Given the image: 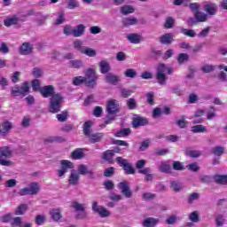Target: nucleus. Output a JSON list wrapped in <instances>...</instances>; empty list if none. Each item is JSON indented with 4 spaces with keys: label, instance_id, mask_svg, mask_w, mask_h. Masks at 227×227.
<instances>
[{
    "label": "nucleus",
    "instance_id": "obj_1",
    "mask_svg": "<svg viewBox=\"0 0 227 227\" xmlns=\"http://www.w3.org/2000/svg\"><path fill=\"white\" fill-rule=\"evenodd\" d=\"M40 93L43 98H49V97H51L48 107L50 113L56 114V113L61 111V105L63 104L65 98H63V95L60 93H56L54 86H43L41 88Z\"/></svg>",
    "mask_w": 227,
    "mask_h": 227
},
{
    "label": "nucleus",
    "instance_id": "obj_2",
    "mask_svg": "<svg viewBox=\"0 0 227 227\" xmlns=\"http://www.w3.org/2000/svg\"><path fill=\"white\" fill-rule=\"evenodd\" d=\"M98 76L95 73V69L89 68L85 72V76H75L73 78L74 86H81L84 84L87 88H95Z\"/></svg>",
    "mask_w": 227,
    "mask_h": 227
},
{
    "label": "nucleus",
    "instance_id": "obj_3",
    "mask_svg": "<svg viewBox=\"0 0 227 227\" xmlns=\"http://www.w3.org/2000/svg\"><path fill=\"white\" fill-rule=\"evenodd\" d=\"M2 223H10L12 227H31L30 223H24L20 216L12 217V214L8 213L1 216Z\"/></svg>",
    "mask_w": 227,
    "mask_h": 227
},
{
    "label": "nucleus",
    "instance_id": "obj_4",
    "mask_svg": "<svg viewBox=\"0 0 227 227\" xmlns=\"http://www.w3.org/2000/svg\"><path fill=\"white\" fill-rule=\"evenodd\" d=\"M166 73L168 75H171V74H173V68L167 67L165 64H160L157 68L156 79L160 86H164V84H166V81H168Z\"/></svg>",
    "mask_w": 227,
    "mask_h": 227
},
{
    "label": "nucleus",
    "instance_id": "obj_5",
    "mask_svg": "<svg viewBox=\"0 0 227 227\" xmlns=\"http://www.w3.org/2000/svg\"><path fill=\"white\" fill-rule=\"evenodd\" d=\"M13 152L9 146L0 147V166H5L6 168H12L13 162L6 159H11Z\"/></svg>",
    "mask_w": 227,
    "mask_h": 227
},
{
    "label": "nucleus",
    "instance_id": "obj_6",
    "mask_svg": "<svg viewBox=\"0 0 227 227\" xmlns=\"http://www.w3.org/2000/svg\"><path fill=\"white\" fill-rule=\"evenodd\" d=\"M40 192V184L38 182H32L27 187L21 188L18 194L19 196H36Z\"/></svg>",
    "mask_w": 227,
    "mask_h": 227
},
{
    "label": "nucleus",
    "instance_id": "obj_7",
    "mask_svg": "<svg viewBox=\"0 0 227 227\" xmlns=\"http://www.w3.org/2000/svg\"><path fill=\"white\" fill-rule=\"evenodd\" d=\"M29 93V82H24L20 86L15 85L11 88L12 97H26Z\"/></svg>",
    "mask_w": 227,
    "mask_h": 227
},
{
    "label": "nucleus",
    "instance_id": "obj_8",
    "mask_svg": "<svg viewBox=\"0 0 227 227\" xmlns=\"http://www.w3.org/2000/svg\"><path fill=\"white\" fill-rule=\"evenodd\" d=\"M115 160L121 168H123L126 175H134V173H136V169L127 159L117 157Z\"/></svg>",
    "mask_w": 227,
    "mask_h": 227
},
{
    "label": "nucleus",
    "instance_id": "obj_9",
    "mask_svg": "<svg viewBox=\"0 0 227 227\" xmlns=\"http://www.w3.org/2000/svg\"><path fill=\"white\" fill-rule=\"evenodd\" d=\"M68 169H74V163L68 160H62L60 161V169L57 170L59 178H61V176H65V174Z\"/></svg>",
    "mask_w": 227,
    "mask_h": 227
},
{
    "label": "nucleus",
    "instance_id": "obj_10",
    "mask_svg": "<svg viewBox=\"0 0 227 227\" xmlns=\"http://www.w3.org/2000/svg\"><path fill=\"white\" fill-rule=\"evenodd\" d=\"M203 9L207 15L214 17V15H217V10L219 9V6L215 3L205 2Z\"/></svg>",
    "mask_w": 227,
    "mask_h": 227
},
{
    "label": "nucleus",
    "instance_id": "obj_11",
    "mask_svg": "<svg viewBox=\"0 0 227 227\" xmlns=\"http://www.w3.org/2000/svg\"><path fill=\"white\" fill-rule=\"evenodd\" d=\"M105 82H106V84H111L112 86H118V84L121 82V78L118 74L107 73L105 75Z\"/></svg>",
    "mask_w": 227,
    "mask_h": 227
},
{
    "label": "nucleus",
    "instance_id": "obj_12",
    "mask_svg": "<svg viewBox=\"0 0 227 227\" xmlns=\"http://www.w3.org/2000/svg\"><path fill=\"white\" fill-rule=\"evenodd\" d=\"M79 175L89 176V178L95 180V172L93 169H89L87 165L81 164L78 166L77 172Z\"/></svg>",
    "mask_w": 227,
    "mask_h": 227
},
{
    "label": "nucleus",
    "instance_id": "obj_13",
    "mask_svg": "<svg viewBox=\"0 0 227 227\" xmlns=\"http://www.w3.org/2000/svg\"><path fill=\"white\" fill-rule=\"evenodd\" d=\"M118 189L121 191V193L123 196H125V198H132V192L130 191V185L129 182L123 181L119 183Z\"/></svg>",
    "mask_w": 227,
    "mask_h": 227
},
{
    "label": "nucleus",
    "instance_id": "obj_14",
    "mask_svg": "<svg viewBox=\"0 0 227 227\" xmlns=\"http://www.w3.org/2000/svg\"><path fill=\"white\" fill-rule=\"evenodd\" d=\"M133 129H139V127H145L148 125V119L141 116L134 117L131 122Z\"/></svg>",
    "mask_w": 227,
    "mask_h": 227
},
{
    "label": "nucleus",
    "instance_id": "obj_15",
    "mask_svg": "<svg viewBox=\"0 0 227 227\" xmlns=\"http://www.w3.org/2000/svg\"><path fill=\"white\" fill-rule=\"evenodd\" d=\"M33 44L30 43H23L20 47V54L22 56H29V54H33Z\"/></svg>",
    "mask_w": 227,
    "mask_h": 227
},
{
    "label": "nucleus",
    "instance_id": "obj_16",
    "mask_svg": "<svg viewBox=\"0 0 227 227\" xmlns=\"http://www.w3.org/2000/svg\"><path fill=\"white\" fill-rule=\"evenodd\" d=\"M105 134L102 132H95L90 133L87 137L89 138L90 143L95 144V143H100L102 139L105 137Z\"/></svg>",
    "mask_w": 227,
    "mask_h": 227
},
{
    "label": "nucleus",
    "instance_id": "obj_17",
    "mask_svg": "<svg viewBox=\"0 0 227 227\" xmlns=\"http://www.w3.org/2000/svg\"><path fill=\"white\" fill-rule=\"evenodd\" d=\"M159 42L162 45H171L173 43L174 39H173V34L171 33H167L159 37Z\"/></svg>",
    "mask_w": 227,
    "mask_h": 227
},
{
    "label": "nucleus",
    "instance_id": "obj_18",
    "mask_svg": "<svg viewBox=\"0 0 227 227\" xmlns=\"http://www.w3.org/2000/svg\"><path fill=\"white\" fill-rule=\"evenodd\" d=\"M106 111L108 114H116L120 110L118 109V105L116 104V100L112 99L108 101L106 106Z\"/></svg>",
    "mask_w": 227,
    "mask_h": 227
},
{
    "label": "nucleus",
    "instance_id": "obj_19",
    "mask_svg": "<svg viewBox=\"0 0 227 227\" xmlns=\"http://www.w3.org/2000/svg\"><path fill=\"white\" fill-rule=\"evenodd\" d=\"M79 174L77 172V170L75 169H72L70 176H69V179H68V183L70 185H79Z\"/></svg>",
    "mask_w": 227,
    "mask_h": 227
},
{
    "label": "nucleus",
    "instance_id": "obj_20",
    "mask_svg": "<svg viewBox=\"0 0 227 227\" xmlns=\"http://www.w3.org/2000/svg\"><path fill=\"white\" fill-rule=\"evenodd\" d=\"M138 20L134 17H126L121 20L123 27H130V26H136Z\"/></svg>",
    "mask_w": 227,
    "mask_h": 227
},
{
    "label": "nucleus",
    "instance_id": "obj_21",
    "mask_svg": "<svg viewBox=\"0 0 227 227\" xmlns=\"http://www.w3.org/2000/svg\"><path fill=\"white\" fill-rule=\"evenodd\" d=\"M132 134V130L130 128H123L119 130H117L114 136V137H129Z\"/></svg>",
    "mask_w": 227,
    "mask_h": 227
},
{
    "label": "nucleus",
    "instance_id": "obj_22",
    "mask_svg": "<svg viewBox=\"0 0 227 227\" xmlns=\"http://www.w3.org/2000/svg\"><path fill=\"white\" fill-rule=\"evenodd\" d=\"M98 67L101 74H106H106H109V72H111V65L107 60H101L98 63Z\"/></svg>",
    "mask_w": 227,
    "mask_h": 227
},
{
    "label": "nucleus",
    "instance_id": "obj_23",
    "mask_svg": "<svg viewBox=\"0 0 227 227\" xmlns=\"http://www.w3.org/2000/svg\"><path fill=\"white\" fill-rule=\"evenodd\" d=\"M159 223H160V220H159V218L148 217L144 220L143 226L144 227H156Z\"/></svg>",
    "mask_w": 227,
    "mask_h": 227
},
{
    "label": "nucleus",
    "instance_id": "obj_24",
    "mask_svg": "<svg viewBox=\"0 0 227 227\" xmlns=\"http://www.w3.org/2000/svg\"><path fill=\"white\" fill-rule=\"evenodd\" d=\"M113 157H114V153H113V151L111 150H106L101 154L102 160H105V162H107L108 164H113Z\"/></svg>",
    "mask_w": 227,
    "mask_h": 227
},
{
    "label": "nucleus",
    "instance_id": "obj_25",
    "mask_svg": "<svg viewBox=\"0 0 227 227\" xmlns=\"http://www.w3.org/2000/svg\"><path fill=\"white\" fill-rule=\"evenodd\" d=\"M84 31H86V27L83 24L77 25L76 28L73 29V36L79 38L84 35Z\"/></svg>",
    "mask_w": 227,
    "mask_h": 227
},
{
    "label": "nucleus",
    "instance_id": "obj_26",
    "mask_svg": "<svg viewBox=\"0 0 227 227\" xmlns=\"http://www.w3.org/2000/svg\"><path fill=\"white\" fill-rule=\"evenodd\" d=\"M13 129V124H12V122L10 121H4L2 124V137H5V136H8V134L10 133V130H12Z\"/></svg>",
    "mask_w": 227,
    "mask_h": 227
},
{
    "label": "nucleus",
    "instance_id": "obj_27",
    "mask_svg": "<svg viewBox=\"0 0 227 227\" xmlns=\"http://www.w3.org/2000/svg\"><path fill=\"white\" fill-rule=\"evenodd\" d=\"M71 157H72V159H74V160H81V159H84V149L78 148V149L74 150L71 153Z\"/></svg>",
    "mask_w": 227,
    "mask_h": 227
},
{
    "label": "nucleus",
    "instance_id": "obj_28",
    "mask_svg": "<svg viewBox=\"0 0 227 227\" xmlns=\"http://www.w3.org/2000/svg\"><path fill=\"white\" fill-rule=\"evenodd\" d=\"M170 189H172L174 192H180L181 191H184V184L180 181H171Z\"/></svg>",
    "mask_w": 227,
    "mask_h": 227
},
{
    "label": "nucleus",
    "instance_id": "obj_29",
    "mask_svg": "<svg viewBox=\"0 0 227 227\" xmlns=\"http://www.w3.org/2000/svg\"><path fill=\"white\" fill-rule=\"evenodd\" d=\"M213 178L215 184L227 185V175H215Z\"/></svg>",
    "mask_w": 227,
    "mask_h": 227
},
{
    "label": "nucleus",
    "instance_id": "obj_30",
    "mask_svg": "<svg viewBox=\"0 0 227 227\" xmlns=\"http://www.w3.org/2000/svg\"><path fill=\"white\" fill-rule=\"evenodd\" d=\"M27 204H20L14 210V215H24L27 212Z\"/></svg>",
    "mask_w": 227,
    "mask_h": 227
},
{
    "label": "nucleus",
    "instance_id": "obj_31",
    "mask_svg": "<svg viewBox=\"0 0 227 227\" xmlns=\"http://www.w3.org/2000/svg\"><path fill=\"white\" fill-rule=\"evenodd\" d=\"M194 17L197 22H207L208 20V14L200 11L194 13Z\"/></svg>",
    "mask_w": 227,
    "mask_h": 227
},
{
    "label": "nucleus",
    "instance_id": "obj_32",
    "mask_svg": "<svg viewBox=\"0 0 227 227\" xmlns=\"http://www.w3.org/2000/svg\"><path fill=\"white\" fill-rule=\"evenodd\" d=\"M185 155L192 157V159H198L201 155V152L192 150L191 147H187L184 150Z\"/></svg>",
    "mask_w": 227,
    "mask_h": 227
},
{
    "label": "nucleus",
    "instance_id": "obj_33",
    "mask_svg": "<svg viewBox=\"0 0 227 227\" xmlns=\"http://www.w3.org/2000/svg\"><path fill=\"white\" fill-rule=\"evenodd\" d=\"M73 45L74 49H75V51L81 52L82 54L84 52V49H86V46H84V43L81 40H75Z\"/></svg>",
    "mask_w": 227,
    "mask_h": 227
},
{
    "label": "nucleus",
    "instance_id": "obj_34",
    "mask_svg": "<svg viewBox=\"0 0 227 227\" xmlns=\"http://www.w3.org/2000/svg\"><path fill=\"white\" fill-rule=\"evenodd\" d=\"M68 65L70 67V68H82L84 67V64L82 63V60L81 59H74V60H70L68 62Z\"/></svg>",
    "mask_w": 227,
    "mask_h": 227
},
{
    "label": "nucleus",
    "instance_id": "obj_35",
    "mask_svg": "<svg viewBox=\"0 0 227 227\" xmlns=\"http://www.w3.org/2000/svg\"><path fill=\"white\" fill-rule=\"evenodd\" d=\"M127 38L130 43H139L141 42V35L137 34H129Z\"/></svg>",
    "mask_w": 227,
    "mask_h": 227
},
{
    "label": "nucleus",
    "instance_id": "obj_36",
    "mask_svg": "<svg viewBox=\"0 0 227 227\" xmlns=\"http://www.w3.org/2000/svg\"><path fill=\"white\" fill-rule=\"evenodd\" d=\"M91 125H93V122L91 121H87L83 124V134L87 137L91 134Z\"/></svg>",
    "mask_w": 227,
    "mask_h": 227
},
{
    "label": "nucleus",
    "instance_id": "obj_37",
    "mask_svg": "<svg viewBox=\"0 0 227 227\" xmlns=\"http://www.w3.org/2000/svg\"><path fill=\"white\" fill-rule=\"evenodd\" d=\"M225 152V149L223 146H215L211 148V153L213 155H216V157H221Z\"/></svg>",
    "mask_w": 227,
    "mask_h": 227
},
{
    "label": "nucleus",
    "instance_id": "obj_38",
    "mask_svg": "<svg viewBox=\"0 0 227 227\" xmlns=\"http://www.w3.org/2000/svg\"><path fill=\"white\" fill-rule=\"evenodd\" d=\"M120 12L122 13V15H129L130 13H134L135 9L132 5H124L121 7Z\"/></svg>",
    "mask_w": 227,
    "mask_h": 227
},
{
    "label": "nucleus",
    "instance_id": "obj_39",
    "mask_svg": "<svg viewBox=\"0 0 227 227\" xmlns=\"http://www.w3.org/2000/svg\"><path fill=\"white\" fill-rule=\"evenodd\" d=\"M18 22H19V18H17L16 16H13L12 18H7L4 20V26H6V27H10V26H14Z\"/></svg>",
    "mask_w": 227,
    "mask_h": 227
},
{
    "label": "nucleus",
    "instance_id": "obj_40",
    "mask_svg": "<svg viewBox=\"0 0 227 227\" xmlns=\"http://www.w3.org/2000/svg\"><path fill=\"white\" fill-rule=\"evenodd\" d=\"M191 131L193 134H201L203 132H207V127L203 126V125H195L192 127Z\"/></svg>",
    "mask_w": 227,
    "mask_h": 227
},
{
    "label": "nucleus",
    "instance_id": "obj_41",
    "mask_svg": "<svg viewBox=\"0 0 227 227\" xmlns=\"http://www.w3.org/2000/svg\"><path fill=\"white\" fill-rule=\"evenodd\" d=\"M187 61H189V54L180 53L177 56V63H179V65H184V63H187Z\"/></svg>",
    "mask_w": 227,
    "mask_h": 227
},
{
    "label": "nucleus",
    "instance_id": "obj_42",
    "mask_svg": "<svg viewBox=\"0 0 227 227\" xmlns=\"http://www.w3.org/2000/svg\"><path fill=\"white\" fill-rule=\"evenodd\" d=\"M50 215H51L53 221H59L61 219V211L59 209H52L50 212Z\"/></svg>",
    "mask_w": 227,
    "mask_h": 227
},
{
    "label": "nucleus",
    "instance_id": "obj_43",
    "mask_svg": "<svg viewBox=\"0 0 227 227\" xmlns=\"http://www.w3.org/2000/svg\"><path fill=\"white\" fill-rule=\"evenodd\" d=\"M162 56V51L160 50H157L155 48L151 49L150 57L153 58V59H159Z\"/></svg>",
    "mask_w": 227,
    "mask_h": 227
},
{
    "label": "nucleus",
    "instance_id": "obj_44",
    "mask_svg": "<svg viewBox=\"0 0 227 227\" xmlns=\"http://www.w3.org/2000/svg\"><path fill=\"white\" fill-rule=\"evenodd\" d=\"M198 200H200V193L193 192L188 196L187 203H189V205H192V203H194V201H198Z\"/></svg>",
    "mask_w": 227,
    "mask_h": 227
},
{
    "label": "nucleus",
    "instance_id": "obj_45",
    "mask_svg": "<svg viewBox=\"0 0 227 227\" xmlns=\"http://www.w3.org/2000/svg\"><path fill=\"white\" fill-rule=\"evenodd\" d=\"M155 198H157L155 193L145 192L142 194V200L144 201H152L153 200H155Z\"/></svg>",
    "mask_w": 227,
    "mask_h": 227
},
{
    "label": "nucleus",
    "instance_id": "obj_46",
    "mask_svg": "<svg viewBox=\"0 0 227 227\" xmlns=\"http://www.w3.org/2000/svg\"><path fill=\"white\" fill-rule=\"evenodd\" d=\"M124 75L129 79H134L135 77H137V72L135 71V69L129 68L124 72Z\"/></svg>",
    "mask_w": 227,
    "mask_h": 227
},
{
    "label": "nucleus",
    "instance_id": "obj_47",
    "mask_svg": "<svg viewBox=\"0 0 227 227\" xmlns=\"http://www.w3.org/2000/svg\"><path fill=\"white\" fill-rule=\"evenodd\" d=\"M82 54L89 56V58H95V56H97V51L90 47L85 46Z\"/></svg>",
    "mask_w": 227,
    "mask_h": 227
},
{
    "label": "nucleus",
    "instance_id": "obj_48",
    "mask_svg": "<svg viewBox=\"0 0 227 227\" xmlns=\"http://www.w3.org/2000/svg\"><path fill=\"white\" fill-rule=\"evenodd\" d=\"M97 214H98V215L102 218L109 217V215H111V212L107 211V209H106L104 207H99V210L97 212Z\"/></svg>",
    "mask_w": 227,
    "mask_h": 227
},
{
    "label": "nucleus",
    "instance_id": "obj_49",
    "mask_svg": "<svg viewBox=\"0 0 227 227\" xmlns=\"http://www.w3.org/2000/svg\"><path fill=\"white\" fill-rule=\"evenodd\" d=\"M181 33L185 36H190V38H194V36H196V32L192 29L181 28Z\"/></svg>",
    "mask_w": 227,
    "mask_h": 227
},
{
    "label": "nucleus",
    "instance_id": "obj_50",
    "mask_svg": "<svg viewBox=\"0 0 227 227\" xmlns=\"http://www.w3.org/2000/svg\"><path fill=\"white\" fill-rule=\"evenodd\" d=\"M215 116H217V114H215V107L210 106L207 113V120H214Z\"/></svg>",
    "mask_w": 227,
    "mask_h": 227
},
{
    "label": "nucleus",
    "instance_id": "obj_51",
    "mask_svg": "<svg viewBox=\"0 0 227 227\" xmlns=\"http://www.w3.org/2000/svg\"><path fill=\"white\" fill-rule=\"evenodd\" d=\"M67 8V10H75V8H79V2L75 0H68Z\"/></svg>",
    "mask_w": 227,
    "mask_h": 227
},
{
    "label": "nucleus",
    "instance_id": "obj_52",
    "mask_svg": "<svg viewBox=\"0 0 227 227\" xmlns=\"http://www.w3.org/2000/svg\"><path fill=\"white\" fill-rule=\"evenodd\" d=\"M150 147V139H145L140 144L139 151L140 152H145V150H148Z\"/></svg>",
    "mask_w": 227,
    "mask_h": 227
},
{
    "label": "nucleus",
    "instance_id": "obj_53",
    "mask_svg": "<svg viewBox=\"0 0 227 227\" xmlns=\"http://www.w3.org/2000/svg\"><path fill=\"white\" fill-rule=\"evenodd\" d=\"M103 175L106 178H110L111 176H114V168L110 167V168H106Z\"/></svg>",
    "mask_w": 227,
    "mask_h": 227
},
{
    "label": "nucleus",
    "instance_id": "obj_54",
    "mask_svg": "<svg viewBox=\"0 0 227 227\" xmlns=\"http://www.w3.org/2000/svg\"><path fill=\"white\" fill-rule=\"evenodd\" d=\"M200 70H202L204 74H210V72H214V70H215V66L205 65L200 68Z\"/></svg>",
    "mask_w": 227,
    "mask_h": 227
},
{
    "label": "nucleus",
    "instance_id": "obj_55",
    "mask_svg": "<svg viewBox=\"0 0 227 227\" xmlns=\"http://www.w3.org/2000/svg\"><path fill=\"white\" fill-rule=\"evenodd\" d=\"M32 90L33 91H41L42 87H40V80L35 79L34 81H32Z\"/></svg>",
    "mask_w": 227,
    "mask_h": 227
},
{
    "label": "nucleus",
    "instance_id": "obj_56",
    "mask_svg": "<svg viewBox=\"0 0 227 227\" xmlns=\"http://www.w3.org/2000/svg\"><path fill=\"white\" fill-rule=\"evenodd\" d=\"M35 224H37V226H42V224H43L45 223V215H37L35 216Z\"/></svg>",
    "mask_w": 227,
    "mask_h": 227
},
{
    "label": "nucleus",
    "instance_id": "obj_57",
    "mask_svg": "<svg viewBox=\"0 0 227 227\" xmlns=\"http://www.w3.org/2000/svg\"><path fill=\"white\" fill-rule=\"evenodd\" d=\"M32 74L34 77H36V79L42 77L43 75V70H42L40 67H34Z\"/></svg>",
    "mask_w": 227,
    "mask_h": 227
},
{
    "label": "nucleus",
    "instance_id": "obj_58",
    "mask_svg": "<svg viewBox=\"0 0 227 227\" xmlns=\"http://www.w3.org/2000/svg\"><path fill=\"white\" fill-rule=\"evenodd\" d=\"M190 221L192 223H200V215H198L197 211H193L192 213L190 214L189 215Z\"/></svg>",
    "mask_w": 227,
    "mask_h": 227
},
{
    "label": "nucleus",
    "instance_id": "obj_59",
    "mask_svg": "<svg viewBox=\"0 0 227 227\" xmlns=\"http://www.w3.org/2000/svg\"><path fill=\"white\" fill-rule=\"evenodd\" d=\"M187 169L189 171H193L194 173H197V171H200V166L198 165L197 162L191 163L186 166Z\"/></svg>",
    "mask_w": 227,
    "mask_h": 227
},
{
    "label": "nucleus",
    "instance_id": "obj_60",
    "mask_svg": "<svg viewBox=\"0 0 227 227\" xmlns=\"http://www.w3.org/2000/svg\"><path fill=\"white\" fill-rule=\"evenodd\" d=\"M67 118H68V112L64 111L61 114H57V119L59 121H67Z\"/></svg>",
    "mask_w": 227,
    "mask_h": 227
},
{
    "label": "nucleus",
    "instance_id": "obj_61",
    "mask_svg": "<svg viewBox=\"0 0 227 227\" xmlns=\"http://www.w3.org/2000/svg\"><path fill=\"white\" fill-rule=\"evenodd\" d=\"M72 207L74 208L75 212H82L84 210V206L76 201L72 203Z\"/></svg>",
    "mask_w": 227,
    "mask_h": 227
},
{
    "label": "nucleus",
    "instance_id": "obj_62",
    "mask_svg": "<svg viewBox=\"0 0 227 227\" xmlns=\"http://www.w3.org/2000/svg\"><path fill=\"white\" fill-rule=\"evenodd\" d=\"M104 186L106 191H113L114 189V183L111 180H106L104 182Z\"/></svg>",
    "mask_w": 227,
    "mask_h": 227
},
{
    "label": "nucleus",
    "instance_id": "obj_63",
    "mask_svg": "<svg viewBox=\"0 0 227 227\" xmlns=\"http://www.w3.org/2000/svg\"><path fill=\"white\" fill-rule=\"evenodd\" d=\"M199 180L201 184H210L212 182V177L210 176H200Z\"/></svg>",
    "mask_w": 227,
    "mask_h": 227
},
{
    "label": "nucleus",
    "instance_id": "obj_64",
    "mask_svg": "<svg viewBox=\"0 0 227 227\" xmlns=\"http://www.w3.org/2000/svg\"><path fill=\"white\" fill-rule=\"evenodd\" d=\"M127 106H128L129 109H136V107H137V104L136 103V99H134V98L128 99Z\"/></svg>",
    "mask_w": 227,
    "mask_h": 227
}]
</instances>
